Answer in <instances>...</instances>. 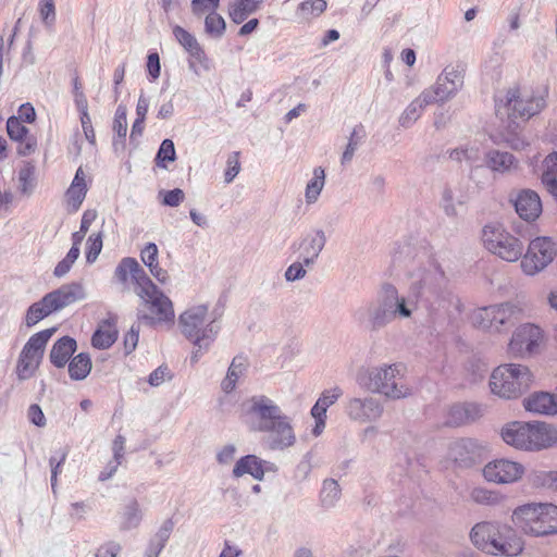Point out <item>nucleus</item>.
Wrapping results in <instances>:
<instances>
[{"instance_id":"nucleus-44","label":"nucleus","mask_w":557,"mask_h":557,"mask_svg":"<svg viewBox=\"0 0 557 557\" xmlns=\"http://www.w3.org/2000/svg\"><path fill=\"white\" fill-rule=\"evenodd\" d=\"M143 520V513L139 508V504L136 499H132L123 511V521L120 529L122 531H128L137 528Z\"/></svg>"},{"instance_id":"nucleus-42","label":"nucleus","mask_w":557,"mask_h":557,"mask_svg":"<svg viewBox=\"0 0 557 557\" xmlns=\"http://www.w3.org/2000/svg\"><path fill=\"white\" fill-rule=\"evenodd\" d=\"M36 166L32 161L23 162L18 170V188L23 195L29 196L35 188Z\"/></svg>"},{"instance_id":"nucleus-28","label":"nucleus","mask_w":557,"mask_h":557,"mask_svg":"<svg viewBox=\"0 0 557 557\" xmlns=\"http://www.w3.org/2000/svg\"><path fill=\"white\" fill-rule=\"evenodd\" d=\"M527 411L536 414H557V395L547 392H534L523 399Z\"/></svg>"},{"instance_id":"nucleus-13","label":"nucleus","mask_w":557,"mask_h":557,"mask_svg":"<svg viewBox=\"0 0 557 557\" xmlns=\"http://www.w3.org/2000/svg\"><path fill=\"white\" fill-rule=\"evenodd\" d=\"M250 429L262 432L285 416L280 406L265 395H255L245 403Z\"/></svg>"},{"instance_id":"nucleus-14","label":"nucleus","mask_w":557,"mask_h":557,"mask_svg":"<svg viewBox=\"0 0 557 557\" xmlns=\"http://www.w3.org/2000/svg\"><path fill=\"white\" fill-rule=\"evenodd\" d=\"M520 309L509 302L479 308L473 312V324L491 332H500L503 326H510L518 319Z\"/></svg>"},{"instance_id":"nucleus-26","label":"nucleus","mask_w":557,"mask_h":557,"mask_svg":"<svg viewBox=\"0 0 557 557\" xmlns=\"http://www.w3.org/2000/svg\"><path fill=\"white\" fill-rule=\"evenodd\" d=\"M276 467L270 461L262 460L256 455L242 457L235 463L233 475L239 478L244 474H250L256 480H263L265 472H275Z\"/></svg>"},{"instance_id":"nucleus-63","label":"nucleus","mask_w":557,"mask_h":557,"mask_svg":"<svg viewBox=\"0 0 557 557\" xmlns=\"http://www.w3.org/2000/svg\"><path fill=\"white\" fill-rule=\"evenodd\" d=\"M173 529H174V522H173L172 518H169L162 523L160 529L157 531V533L150 540L165 546Z\"/></svg>"},{"instance_id":"nucleus-46","label":"nucleus","mask_w":557,"mask_h":557,"mask_svg":"<svg viewBox=\"0 0 557 557\" xmlns=\"http://www.w3.org/2000/svg\"><path fill=\"white\" fill-rule=\"evenodd\" d=\"M470 497L474 503L483 506H496L506 498L499 490H471Z\"/></svg>"},{"instance_id":"nucleus-49","label":"nucleus","mask_w":557,"mask_h":557,"mask_svg":"<svg viewBox=\"0 0 557 557\" xmlns=\"http://www.w3.org/2000/svg\"><path fill=\"white\" fill-rule=\"evenodd\" d=\"M397 466L403 468L408 476H416L422 463L413 451H401L397 456Z\"/></svg>"},{"instance_id":"nucleus-53","label":"nucleus","mask_w":557,"mask_h":557,"mask_svg":"<svg viewBox=\"0 0 557 557\" xmlns=\"http://www.w3.org/2000/svg\"><path fill=\"white\" fill-rule=\"evenodd\" d=\"M175 158H176V153H175V147H174L173 141L171 139H164L161 143L159 150L157 152V157H156L157 165L165 169L166 168L165 162L166 161L172 162L175 160Z\"/></svg>"},{"instance_id":"nucleus-10","label":"nucleus","mask_w":557,"mask_h":557,"mask_svg":"<svg viewBox=\"0 0 557 557\" xmlns=\"http://www.w3.org/2000/svg\"><path fill=\"white\" fill-rule=\"evenodd\" d=\"M344 412L347 418L357 424H370L362 431V436H375L377 434V422L384 413L383 403L373 396L349 397L344 405Z\"/></svg>"},{"instance_id":"nucleus-12","label":"nucleus","mask_w":557,"mask_h":557,"mask_svg":"<svg viewBox=\"0 0 557 557\" xmlns=\"http://www.w3.org/2000/svg\"><path fill=\"white\" fill-rule=\"evenodd\" d=\"M54 332V327L40 331L26 342L16 364V375L20 381L28 380L35 374L44 357L45 347Z\"/></svg>"},{"instance_id":"nucleus-54","label":"nucleus","mask_w":557,"mask_h":557,"mask_svg":"<svg viewBox=\"0 0 557 557\" xmlns=\"http://www.w3.org/2000/svg\"><path fill=\"white\" fill-rule=\"evenodd\" d=\"M440 205L447 216H457L458 212L455 203L454 191L450 186L446 185L443 188Z\"/></svg>"},{"instance_id":"nucleus-39","label":"nucleus","mask_w":557,"mask_h":557,"mask_svg":"<svg viewBox=\"0 0 557 557\" xmlns=\"http://www.w3.org/2000/svg\"><path fill=\"white\" fill-rule=\"evenodd\" d=\"M246 370L245 358L238 356L235 357L228 367L225 379L221 383L223 392L226 394L234 391L238 379L244 374Z\"/></svg>"},{"instance_id":"nucleus-62","label":"nucleus","mask_w":557,"mask_h":557,"mask_svg":"<svg viewBox=\"0 0 557 557\" xmlns=\"http://www.w3.org/2000/svg\"><path fill=\"white\" fill-rule=\"evenodd\" d=\"M305 267H307V265L300 259L298 261L292 263L285 271V280L287 282H295V281L304 278L307 273L305 270Z\"/></svg>"},{"instance_id":"nucleus-36","label":"nucleus","mask_w":557,"mask_h":557,"mask_svg":"<svg viewBox=\"0 0 557 557\" xmlns=\"http://www.w3.org/2000/svg\"><path fill=\"white\" fill-rule=\"evenodd\" d=\"M485 164L493 172L505 173L515 165V157L507 151L493 149L486 152Z\"/></svg>"},{"instance_id":"nucleus-32","label":"nucleus","mask_w":557,"mask_h":557,"mask_svg":"<svg viewBox=\"0 0 557 557\" xmlns=\"http://www.w3.org/2000/svg\"><path fill=\"white\" fill-rule=\"evenodd\" d=\"M87 190L85 173L82 168H78L69 189L66 190L67 205L71 207L73 212H76L82 206Z\"/></svg>"},{"instance_id":"nucleus-19","label":"nucleus","mask_w":557,"mask_h":557,"mask_svg":"<svg viewBox=\"0 0 557 557\" xmlns=\"http://www.w3.org/2000/svg\"><path fill=\"white\" fill-rule=\"evenodd\" d=\"M543 341V331L531 323L520 325L512 334L507 352L513 358H524L534 354Z\"/></svg>"},{"instance_id":"nucleus-34","label":"nucleus","mask_w":557,"mask_h":557,"mask_svg":"<svg viewBox=\"0 0 557 557\" xmlns=\"http://www.w3.org/2000/svg\"><path fill=\"white\" fill-rule=\"evenodd\" d=\"M433 103L432 99L429 97L424 90L420 94L418 98L411 101L408 107L405 109L403 114L399 117L400 126L408 128L410 127L421 115L424 108L429 104Z\"/></svg>"},{"instance_id":"nucleus-47","label":"nucleus","mask_w":557,"mask_h":557,"mask_svg":"<svg viewBox=\"0 0 557 557\" xmlns=\"http://www.w3.org/2000/svg\"><path fill=\"white\" fill-rule=\"evenodd\" d=\"M124 445H125V437L122 435H117L115 440L113 441V461H111L108 466L109 471L101 472L99 474V480L104 481L109 479L113 472L116 471V468L119 465H121L122 459L124 457Z\"/></svg>"},{"instance_id":"nucleus-55","label":"nucleus","mask_w":557,"mask_h":557,"mask_svg":"<svg viewBox=\"0 0 557 557\" xmlns=\"http://www.w3.org/2000/svg\"><path fill=\"white\" fill-rule=\"evenodd\" d=\"M7 132L12 140H22L28 136V129L16 116H11L7 121Z\"/></svg>"},{"instance_id":"nucleus-57","label":"nucleus","mask_w":557,"mask_h":557,"mask_svg":"<svg viewBox=\"0 0 557 557\" xmlns=\"http://www.w3.org/2000/svg\"><path fill=\"white\" fill-rule=\"evenodd\" d=\"M102 249V234H91L87 239V252L86 260L88 263H92L98 258Z\"/></svg>"},{"instance_id":"nucleus-31","label":"nucleus","mask_w":557,"mask_h":557,"mask_svg":"<svg viewBox=\"0 0 557 557\" xmlns=\"http://www.w3.org/2000/svg\"><path fill=\"white\" fill-rule=\"evenodd\" d=\"M76 341L70 336L59 338L50 350V361L57 368H63L76 350Z\"/></svg>"},{"instance_id":"nucleus-45","label":"nucleus","mask_w":557,"mask_h":557,"mask_svg":"<svg viewBox=\"0 0 557 557\" xmlns=\"http://www.w3.org/2000/svg\"><path fill=\"white\" fill-rule=\"evenodd\" d=\"M364 138L366 131L363 125H356L352 132L350 133L348 144L342 156L341 162L343 165L349 163L352 160L355 152L357 151V149L359 148Z\"/></svg>"},{"instance_id":"nucleus-51","label":"nucleus","mask_w":557,"mask_h":557,"mask_svg":"<svg viewBox=\"0 0 557 557\" xmlns=\"http://www.w3.org/2000/svg\"><path fill=\"white\" fill-rule=\"evenodd\" d=\"M127 110H126V107L123 106V104H120L117 108H116V111H115V114H114V120H113V125H112V128H113V132L117 135V137L121 140V145L122 147L124 146V139L126 137V133H127Z\"/></svg>"},{"instance_id":"nucleus-21","label":"nucleus","mask_w":557,"mask_h":557,"mask_svg":"<svg viewBox=\"0 0 557 557\" xmlns=\"http://www.w3.org/2000/svg\"><path fill=\"white\" fill-rule=\"evenodd\" d=\"M484 479L494 484H511L517 482L524 473L521 463L508 459L490 461L482 470Z\"/></svg>"},{"instance_id":"nucleus-11","label":"nucleus","mask_w":557,"mask_h":557,"mask_svg":"<svg viewBox=\"0 0 557 557\" xmlns=\"http://www.w3.org/2000/svg\"><path fill=\"white\" fill-rule=\"evenodd\" d=\"M482 240L488 251L508 262L517 261L524 250L521 240L499 224L485 225L482 231Z\"/></svg>"},{"instance_id":"nucleus-23","label":"nucleus","mask_w":557,"mask_h":557,"mask_svg":"<svg viewBox=\"0 0 557 557\" xmlns=\"http://www.w3.org/2000/svg\"><path fill=\"white\" fill-rule=\"evenodd\" d=\"M173 35L190 57L188 61L189 69L196 74H198L197 64L201 65L203 69L207 70L208 58L205 53V50L196 39V37L178 25H175L173 27Z\"/></svg>"},{"instance_id":"nucleus-24","label":"nucleus","mask_w":557,"mask_h":557,"mask_svg":"<svg viewBox=\"0 0 557 557\" xmlns=\"http://www.w3.org/2000/svg\"><path fill=\"white\" fill-rule=\"evenodd\" d=\"M326 244V236L323 230H314L306 234L298 243H294L293 247L299 250V259L305 262L307 267L315 263L321 251Z\"/></svg>"},{"instance_id":"nucleus-25","label":"nucleus","mask_w":557,"mask_h":557,"mask_svg":"<svg viewBox=\"0 0 557 557\" xmlns=\"http://www.w3.org/2000/svg\"><path fill=\"white\" fill-rule=\"evenodd\" d=\"M45 296L46 300L49 301V305H51L52 309L57 312L76 301L85 299L86 292L82 283L72 282L70 284L62 285L58 289H54Z\"/></svg>"},{"instance_id":"nucleus-35","label":"nucleus","mask_w":557,"mask_h":557,"mask_svg":"<svg viewBox=\"0 0 557 557\" xmlns=\"http://www.w3.org/2000/svg\"><path fill=\"white\" fill-rule=\"evenodd\" d=\"M541 180L547 191L557 199V152L544 159Z\"/></svg>"},{"instance_id":"nucleus-48","label":"nucleus","mask_w":557,"mask_h":557,"mask_svg":"<svg viewBox=\"0 0 557 557\" xmlns=\"http://www.w3.org/2000/svg\"><path fill=\"white\" fill-rule=\"evenodd\" d=\"M225 21L216 11L207 14L205 18V29L209 36L221 38L225 33Z\"/></svg>"},{"instance_id":"nucleus-58","label":"nucleus","mask_w":557,"mask_h":557,"mask_svg":"<svg viewBox=\"0 0 557 557\" xmlns=\"http://www.w3.org/2000/svg\"><path fill=\"white\" fill-rule=\"evenodd\" d=\"M240 171L239 152H232L226 160V169L224 171V181L230 184L238 175Z\"/></svg>"},{"instance_id":"nucleus-43","label":"nucleus","mask_w":557,"mask_h":557,"mask_svg":"<svg viewBox=\"0 0 557 557\" xmlns=\"http://www.w3.org/2000/svg\"><path fill=\"white\" fill-rule=\"evenodd\" d=\"M327 8L325 0H305L299 3L296 14L304 21L319 17Z\"/></svg>"},{"instance_id":"nucleus-7","label":"nucleus","mask_w":557,"mask_h":557,"mask_svg":"<svg viewBox=\"0 0 557 557\" xmlns=\"http://www.w3.org/2000/svg\"><path fill=\"white\" fill-rule=\"evenodd\" d=\"M505 443L523 450H541L557 443V431L545 422H512L502 431Z\"/></svg>"},{"instance_id":"nucleus-1","label":"nucleus","mask_w":557,"mask_h":557,"mask_svg":"<svg viewBox=\"0 0 557 557\" xmlns=\"http://www.w3.org/2000/svg\"><path fill=\"white\" fill-rule=\"evenodd\" d=\"M409 278L407 296L400 295L392 284L383 286L393 321L411 319L419 302L432 317L461 311L460 299L454 294L445 272L434 258L430 257L414 268Z\"/></svg>"},{"instance_id":"nucleus-61","label":"nucleus","mask_w":557,"mask_h":557,"mask_svg":"<svg viewBox=\"0 0 557 557\" xmlns=\"http://www.w3.org/2000/svg\"><path fill=\"white\" fill-rule=\"evenodd\" d=\"M40 17L46 26H52L55 21V8L53 0H40Z\"/></svg>"},{"instance_id":"nucleus-17","label":"nucleus","mask_w":557,"mask_h":557,"mask_svg":"<svg viewBox=\"0 0 557 557\" xmlns=\"http://www.w3.org/2000/svg\"><path fill=\"white\" fill-rule=\"evenodd\" d=\"M463 78V65H448L438 75L436 83L424 91L429 94L433 103H443L453 98L462 88Z\"/></svg>"},{"instance_id":"nucleus-60","label":"nucleus","mask_w":557,"mask_h":557,"mask_svg":"<svg viewBox=\"0 0 557 557\" xmlns=\"http://www.w3.org/2000/svg\"><path fill=\"white\" fill-rule=\"evenodd\" d=\"M159 197H162V205L168 207H177L183 202L185 194L181 188H174L172 190L159 191Z\"/></svg>"},{"instance_id":"nucleus-2","label":"nucleus","mask_w":557,"mask_h":557,"mask_svg":"<svg viewBox=\"0 0 557 557\" xmlns=\"http://www.w3.org/2000/svg\"><path fill=\"white\" fill-rule=\"evenodd\" d=\"M356 382L361 388L389 400L404 399L413 393L407 379V368L400 362L361 368Z\"/></svg>"},{"instance_id":"nucleus-59","label":"nucleus","mask_w":557,"mask_h":557,"mask_svg":"<svg viewBox=\"0 0 557 557\" xmlns=\"http://www.w3.org/2000/svg\"><path fill=\"white\" fill-rule=\"evenodd\" d=\"M220 0H191L190 8L191 12L196 16L209 14L218 10Z\"/></svg>"},{"instance_id":"nucleus-4","label":"nucleus","mask_w":557,"mask_h":557,"mask_svg":"<svg viewBox=\"0 0 557 557\" xmlns=\"http://www.w3.org/2000/svg\"><path fill=\"white\" fill-rule=\"evenodd\" d=\"M135 265L136 269L129 275L131 280L136 285V294L151 312L149 315L139 311L138 319L148 325H154L158 322H173L174 309L170 298L153 284L137 261Z\"/></svg>"},{"instance_id":"nucleus-27","label":"nucleus","mask_w":557,"mask_h":557,"mask_svg":"<svg viewBox=\"0 0 557 557\" xmlns=\"http://www.w3.org/2000/svg\"><path fill=\"white\" fill-rule=\"evenodd\" d=\"M515 209L524 221H534L542 213L541 198L534 190H521L515 200Z\"/></svg>"},{"instance_id":"nucleus-20","label":"nucleus","mask_w":557,"mask_h":557,"mask_svg":"<svg viewBox=\"0 0 557 557\" xmlns=\"http://www.w3.org/2000/svg\"><path fill=\"white\" fill-rule=\"evenodd\" d=\"M261 433L265 434L263 442L271 450L283 451L293 447L297 441L292 419L286 414Z\"/></svg>"},{"instance_id":"nucleus-52","label":"nucleus","mask_w":557,"mask_h":557,"mask_svg":"<svg viewBox=\"0 0 557 557\" xmlns=\"http://www.w3.org/2000/svg\"><path fill=\"white\" fill-rule=\"evenodd\" d=\"M404 493L399 496L398 499V515H407L409 512L416 513V503H417V491L416 490H403Z\"/></svg>"},{"instance_id":"nucleus-3","label":"nucleus","mask_w":557,"mask_h":557,"mask_svg":"<svg viewBox=\"0 0 557 557\" xmlns=\"http://www.w3.org/2000/svg\"><path fill=\"white\" fill-rule=\"evenodd\" d=\"M517 531L507 524L484 521L472 528L470 539L476 548L486 554L516 557L524 549V542Z\"/></svg>"},{"instance_id":"nucleus-22","label":"nucleus","mask_w":557,"mask_h":557,"mask_svg":"<svg viewBox=\"0 0 557 557\" xmlns=\"http://www.w3.org/2000/svg\"><path fill=\"white\" fill-rule=\"evenodd\" d=\"M447 153L451 161L458 163L466 161L470 165V180L479 185L476 178L485 172L483 165L480 164L483 156L481 146L476 143H467L457 148L449 149Z\"/></svg>"},{"instance_id":"nucleus-18","label":"nucleus","mask_w":557,"mask_h":557,"mask_svg":"<svg viewBox=\"0 0 557 557\" xmlns=\"http://www.w3.org/2000/svg\"><path fill=\"white\" fill-rule=\"evenodd\" d=\"M487 453V447L474 438H459L449 445L447 459L457 468H471L481 462Z\"/></svg>"},{"instance_id":"nucleus-9","label":"nucleus","mask_w":557,"mask_h":557,"mask_svg":"<svg viewBox=\"0 0 557 557\" xmlns=\"http://www.w3.org/2000/svg\"><path fill=\"white\" fill-rule=\"evenodd\" d=\"M183 335L196 347L209 349L214 342L219 325L208 314V306L198 305L184 311L178 319Z\"/></svg>"},{"instance_id":"nucleus-15","label":"nucleus","mask_w":557,"mask_h":557,"mask_svg":"<svg viewBox=\"0 0 557 557\" xmlns=\"http://www.w3.org/2000/svg\"><path fill=\"white\" fill-rule=\"evenodd\" d=\"M556 253V244L550 237H536L522 257L521 269L527 275H535L554 260Z\"/></svg>"},{"instance_id":"nucleus-8","label":"nucleus","mask_w":557,"mask_h":557,"mask_svg":"<svg viewBox=\"0 0 557 557\" xmlns=\"http://www.w3.org/2000/svg\"><path fill=\"white\" fill-rule=\"evenodd\" d=\"M534 375L527 366L517 363L500 364L490 377L491 392L504 399H517L529 391Z\"/></svg>"},{"instance_id":"nucleus-41","label":"nucleus","mask_w":557,"mask_h":557,"mask_svg":"<svg viewBox=\"0 0 557 557\" xmlns=\"http://www.w3.org/2000/svg\"><path fill=\"white\" fill-rule=\"evenodd\" d=\"M91 370V360L88 354L81 352L69 362V374L72 380H84Z\"/></svg>"},{"instance_id":"nucleus-64","label":"nucleus","mask_w":557,"mask_h":557,"mask_svg":"<svg viewBox=\"0 0 557 557\" xmlns=\"http://www.w3.org/2000/svg\"><path fill=\"white\" fill-rule=\"evenodd\" d=\"M342 490H320V504L323 508H332L341 498Z\"/></svg>"},{"instance_id":"nucleus-6","label":"nucleus","mask_w":557,"mask_h":557,"mask_svg":"<svg viewBox=\"0 0 557 557\" xmlns=\"http://www.w3.org/2000/svg\"><path fill=\"white\" fill-rule=\"evenodd\" d=\"M545 107V99L542 95L520 88L511 87L504 95L495 98V112L500 120L508 121V127L516 124L517 120L528 121L540 113Z\"/></svg>"},{"instance_id":"nucleus-33","label":"nucleus","mask_w":557,"mask_h":557,"mask_svg":"<svg viewBox=\"0 0 557 557\" xmlns=\"http://www.w3.org/2000/svg\"><path fill=\"white\" fill-rule=\"evenodd\" d=\"M158 247L154 243H148L140 251V259L144 264L149 269L150 273L162 284L168 278V272L159 267L158 262Z\"/></svg>"},{"instance_id":"nucleus-29","label":"nucleus","mask_w":557,"mask_h":557,"mask_svg":"<svg viewBox=\"0 0 557 557\" xmlns=\"http://www.w3.org/2000/svg\"><path fill=\"white\" fill-rule=\"evenodd\" d=\"M483 413L480 405L474 403L456 404L448 411L447 423L453 426L471 423Z\"/></svg>"},{"instance_id":"nucleus-40","label":"nucleus","mask_w":557,"mask_h":557,"mask_svg":"<svg viewBox=\"0 0 557 557\" xmlns=\"http://www.w3.org/2000/svg\"><path fill=\"white\" fill-rule=\"evenodd\" d=\"M55 312L44 296L39 301L29 306L25 315V323L28 327L36 325L39 321Z\"/></svg>"},{"instance_id":"nucleus-5","label":"nucleus","mask_w":557,"mask_h":557,"mask_svg":"<svg viewBox=\"0 0 557 557\" xmlns=\"http://www.w3.org/2000/svg\"><path fill=\"white\" fill-rule=\"evenodd\" d=\"M515 528L524 535L544 537L557 534V506L554 504H524L511 516Z\"/></svg>"},{"instance_id":"nucleus-16","label":"nucleus","mask_w":557,"mask_h":557,"mask_svg":"<svg viewBox=\"0 0 557 557\" xmlns=\"http://www.w3.org/2000/svg\"><path fill=\"white\" fill-rule=\"evenodd\" d=\"M354 319L360 326L371 332L379 331L392 323L391 306H388L383 290L375 301L358 308L354 312Z\"/></svg>"},{"instance_id":"nucleus-56","label":"nucleus","mask_w":557,"mask_h":557,"mask_svg":"<svg viewBox=\"0 0 557 557\" xmlns=\"http://www.w3.org/2000/svg\"><path fill=\"white\" fill-rule=\"evenodd\" d=\"M136 261L137 260L135 258L131 257L123 258L120 261L114 274L121 283L125 284L128 281V278L131 277L129 275L133 273V270L136 269Z\"/></svg>"},{"instance_id":"nucleus-37","label":"nucleus","mask_w":557,"mask_h":557,"mask_svg":"<svg viewBox=\"0 0 557 557\" xmlns=\"http://www.w3.org/2000/svg\"><path fill=\"white\" fill-rule=\"evenodd\" d=\"M262 2L263 0H237L231 5L228 15L235 24H240L255 13Z\"/></svg>"},{"instance_id":"nucleus-38","label":"nucleus","mask_w":557,"mask_h":557,"mask_svg":"<svg viewBox=\"0 0 557 557\" xmlns=\"http://www.w3.org/2000/svg\"><path fill=\"white\" fill-rule=\"evenodd\" d=\"M325 184V172L321 166L313 169V176L307 183L305 189V200L307 205H313L318 201Z\"/></svg>"},{"instance_id":"nucleus-50","label":"nucleus","mask_w":557,"mask_h":557,"mask_svg":"<svg viewBox=\"0 0 557 557\" xmlns=\"http://www.w3.org/2000/svg\"><path fill=\"white\" fill-rule=\"evenodd\" d=\"M529 481L536 487H557V471L535 470Z\"/></svg>"},{"instance_id":"nucleus-30","label":"nucleus","mask_w":557,"mask_h":557,"mask_svg":"<svg viewBox=\"0 0 557 557\" xmlns=\"http://www.w3.org/2000/svg\"><path fill=\"white\" fill-rule=\"evenodd\" d=\"M116 338V317L109 315V318L103 320L95 331L91 343L92 346L98 349H108L115 343Z\"/></svg>"}]
</instances>
